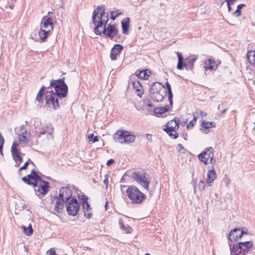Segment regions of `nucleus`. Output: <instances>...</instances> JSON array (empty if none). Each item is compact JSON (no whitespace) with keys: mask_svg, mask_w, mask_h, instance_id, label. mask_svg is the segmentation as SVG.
<instances>
[{"mask_svg":"<svg viewBox=\"0 0 255 255\" xmlns=\"http://www.w3.org/2000/svg\"><path fill=\"white\" fill-rule=\"evenodd\" d=\"M50 86L54 88L55 94H57L60 99L66 97L68 93V86L64 80L58 79L50 82Z\"/></svg>","mask_w":255,"mask_h":255,"instance_id":"obj_4","label":"nucleus"},{"mask_svg":"<svg viewBox=\"0 0 255 255\" xmlns=\"http://www.w3.org/2000/svg\"><path fill=\"white\" fill-rule=\"evenodd\" d=\"M104 183L106 185V187H107V186L108 185V183H109L108 182V179L107 177L104 180Z\"/></svg>","mask_w":255,"mask_h":255,"instance_id":"obj_59","label":"nucleus"},{"mask_svg":"<svg viewBox=\"0 0 255 255\" xmlns=\"http://www.w3.org/2000/svg\"><path fill=\"white\" fill-rule=\"evenodd\" d=\"M231 254L234 253L235 255L242 254L246 255L253 247V241L241 242L232 246L231 243L228 242Z\"/></svg>","mask_w":255,"mask_h":255,"instance_id":"obj_2","label":"nucleus"},{"mask_svg":"<svg viewBox=\"0 0 255 255\" xmlns=\"http://www.w3.org/2000/svg\"><path fill=\"white\" fill-rule=\"evenodd\" d=\"M198 189L199 190H200V191L203 190L205 187V182L202 180H200L198 184Z\"/></svg>","mask_w":255,"mask_h":255,"instance_id":"obj_43","label":"nucleus"},{"mask_svg":"<svg viewBox=\"0 0 255 255\" xmlns=\"http://www.w3.org/2000/svg\"><path fill=\"white\" fill-rule=\"evenodd\" d=\"M146 175L147 174L143 172L135 171L132 174V177L141 186L148 190L150 181Z\"/></svg>","mask_w":255,"mask_h":255,"instance_id":"obj_6","label":"nucleus"},{"mask_svg":"<svg viewBox=\"0 0 255 255\" xmlns=\"http://www.w3.org/2000/svg\"><path fill=\"white\" fill-rule=\"evenodd\" d=\"M177 56L178 57V64L177 65V68L179 70H182L184 67H186V64H185L183 60V57L181 54L179 52H176Z\"/></svg>","mask_w":255,"mask_h":255,"instance_id":"obj_26","label":"nucleus"},{"mask_svg":"<svg viewBox=\"0 0 255 255\" xmlns=\"http://www.w3.org/2000/svg\"><path fill=\"white\" fill-rule=\"evenodd\" d=\"M37 189H35V191H38L42 195H45L49 190L50 184L47 181H43L42 183L37 184Z\"/></svg>","mask_w":255,"mask_h":255,"instance_id":"obj_15","label":"nucleus"},{"mask_svg":"<svg viewBox=\"0 0 255 255\" xmlns=\"http://www.w3.org/2000/svg\"><path fill=\"white\" fill-rule=\"evenodd\" d=\"M149 73H150V71L147 69L142 70L139 72V74L137 75V76L142 79H146L148 77Z\"/></svg>","mask_w":255,"mask_h":255,"instance_id":"obj_35","label":"nucleus"},{"mask_svg":"<svg viewBox=\"0 0 255 255\" xmlns=\"http://www.w3.org/2000/svg\"><path fill=\"white\" fill-rule=\"evenodd\" d=\"M199 160L207 165L210 163L212 165L215 164L216 159L214 158V150L212 147L205 148L198 155Z\"/></svg>","mask_w":255,"mask_h":255,"instance_id":"obj_5","label":"nucleus"},{"mask_svg":"<svg viewBox=\"0 0 255 255\" xmlns=\"http://www.w3.org/2000/svg\"><path fill=\"white\" fill-rule=\"evenodd\" d=\"M124 47L120 44H117L112 48L110 53V58L112 60H116L117 56L123 50Z\"/></svg>","mask_w":255,"mask_h":255,"instance_id":"obj_18","label":"nucleus"},{"mask_svg":"<svg viewBox=\"0 0 255 255\" xmlns=\"http://www.w3.org/2000/svg\"><path fill=\"white\" fill-rule=\"evenodd\" d=\"M30 163L34 164L33 161H32L30 159H29L26 162H25L24 165L20 168L19 170H22L26 169Z\"/></svg>","mask_w":255,"mask_h":255,"instance_id":"obj_44","label":"nucleus"},{"mask_svg":"<svg viewBox=\"0 0 255 255\" xmlns=\"http://www.w3.org/2000/svg\"><path fill=\"white\" fill-rule=\"evenodd\" d=\"M207 183L208 186H211L214 180L217 178V174L212 165L211 169H210L207 173Z\"/></svg>","mask_w":255,"mask_h":255,"instance_id":"obj_19","label":"nucleus"},{"mask_svg":"<svg viewBox=\"0 0 255 255\" xmlns=\"http://www.w3.org/2000/svg\"><path fill=\"white\" fill-rule=\"evenodd\" d=\"M51 33V31H50V29L46 30L41 28L40 30L38 32V35L42 41L44 42Z\"/></svg>","mask_w":255,"mask_h":255,"instance_id":"obj_23","label":"nucleus"},{"mask_svg":"<svg viewBox=\"0 0 255 255\" xmlns=\"http://www.w3.org/2000/svg\"><path fill=\"white\" fill-rule=\"evenodd\" d=\"M15 132L18 136V139L20 142L23 143H28V138L29 136V132L27 130L26 127L24 125L16 127L14 129Z\"/></svg>","mask_w":255,"mask_h":255,"instance_id":"obj_9","label":"nucleus"},{"mask_svg":"<svg viewBox=\"0 0 255 255\" xmlns=\"http://www.w3.org/2000/svg\"><path fill=\"white\" fill-rule=\"evenodd\" d=\"M79 198L82 200L83 208L85 216L87 218H91L92 215V208L88 202V198L86 197L83 194H82L81 197L79 196Z\"/></svg>","mask_w":255,"mask_h":255,"instance_id":"obj_12","label":"nucleus"},{"mask_svg":"<svg viewBox=\"0 0 255 255\" xmlns=\"http://www.w3.org/2000/svg\"><path fill=\"white\" fill-rule=\"evenodd\" d=\"M17 146H18V143H17L15 142H13L12 143V145L11 146V151L18 150L17 149Z\"/></svg>","mask_w":255,"mask_h":255,"instance_id":"obj_49","label":"nucleus"},{"mask_svg":"<svg viewBox=\"0 0 255 255\" xmlns=\"http://www.w3.org/2000/svg\"><path fill=\"white\" fill-rule=\"evenodd\" d=\"M55 198L58 201H63L65 202V199L63 191H61V188L59 190V194L58 197H56Z\"/></svg>","mask_w":255,"mask_h":255,"instance_id":"obj_40","label":"nucleus"},{"mask_svg":"<svg viewBox=\"0 0 255 255\" xmlns=\"http://www.w3.org/2000/svg\"><path fill=\"white\" fill-rule=\"evenodd\" d=\"M193 186H194V192H195V191H196V181H194V182H193Z\"/></svg>","mask_w":255,"mask_h":255,"instance_id":"obj_62","label":"nucleus"},{"mask_svg":"<svg viewBox=\"0 0 255 255\" xmlns=\"http://www.w3.org/2000/svg\"><path fill=\"white\" fill-rule=\"evenodd\" d=\"M22 180L28 185H31L35 187H36L37 184L39 183L44 181L37 174L35 175L28 174L27 176L22 177Z\"/></svg>","mask_w":255,"mask_h":255,"instance_id":"obj_11","label":"nucleus"},{"mask_svg":"<svg viewBox=\"0 0 255 255\" xmlns=\"http://www.w3.org/2000/svg\"><path fill=\"white\" fill-rule=\"evenodd\" d=\"M105 6L101 5L97 6L93 13L92 20L95 25L94 31L97 35L105 34L111 39H113L118 34V30L115 25L109 24V14L105 12Z\"/></svg>","mask_w":255,"mask_h":255,"instance_id":"obj_1","label":"nucleus"},{"mask_svg":"<svg viewBox=\"0 0 255 255\" xmlns=\"http://www.w3.org/2000/svg\"><path fill=\"white\" fill-rule=\"evenodd\" d=\"M245 5V4L243 3L239 4L237 6V10L233 12V14L235 15L236 16L240 15L241 14V9Z\"/></svg>","mask_w":255,"mask_h":255,"instance_id":"obj_39","label":"nucleus"},{"mask_svg":"<svg viewBox=\"0 0 255 255\" xmlns=\"http://www.w3.org/2000/svg\"><path fill=\"white\" fill-rule=\"evenodd\" d=\"M168 134L170 137H172L173 139H176L178 137V133L177 132H175L174 134H173L171 132Z\"/></svg>","mask_w":255,"mask_h":255,"instance_id":"obj_50","label":"nucleus"},{"mask_svg":"<svg viewBox=\"0 0 255 255\" xmlns=\"http://www.w3.org/2000/svg\"><path fill=\"white\" fill-rule=\"evenodd\" d=\"M49 252L50 253L49 255H55V251L54 249H51L49 250Z\"/></svg>","mask_w":255,"mask_h":255,"instance_id":"obj_56","label":"nucleus"},{"mask_svg":"<svg viewBox=\"0 0 255 255\" xmlns=\"http://www.w3.org/2000/svg\"><path fill=\"white\" fill-rule=\"evenodd\" d=\"M61 191H63V192L65 199V203H67V202L69 201V200L71 198L72 195V191L67 187H62Z\"/></svg>","mask_w":255,"mask_h":255,"instance_id":"obj_28","label":"nucleus"},{"mask_svg":"<svg viewBox=\"0 0 255 255\" xmlns=\"http://www.w3.org/2000/svg\"><path fill=\"white\" fill-rule=\"evenodd\" d=\"M237 0H228L229 1L231 2L232 3H233Z\"/></svg>","mask_w":255,"mask_h":255,"instance_id":"obj_64","label":"nucleus"},{"mask_svg":"<svg viewBox=\"0 0 255 255\" xmlns=\"http://www.w3.org/2000/svg\"><path fill=\"white\" fill-rule=\"evenodd\" d=\"M146 139H147L148 141H151V134H146Z\"/></svg>","mask_w":255,"mask_h":255,"instance_id":"obj_58","label":"nucleus"},{"mask_svg":"<svg viewBox=\"0 0 255 255\" xmlns=\"http://www.w3.org/2000/svg\"><path fill=\"white\" fill-rule=\"evenodd\" d=\"M241 232H243V235L245 234L247 235L248 234V230L245 228L241 229Z\"/></svg>","mask_w":255,"mask_h":255,"instance_id":"obj_55","label":"nucleus"},{"mask_svg":"<svg viewBox=\"0 0 255 255\" xmlns=\"http://www.w3.org/2000/svg\"><path fill=\"white\" fill-rule=\"evenodd\" d=\"M23 232L25 234V235L27 236H30L32 235L33 233V229L31 227V225L30 224L29 227L27 228L25 226H22Z\"/></svg>","mask_w":255,"mask_h":255,"instance_id":"obj_37","label":"nucleus"},{"mask_svg":"<svg viewBox=\"0 0 255 255\" xmlns=\"http://www.w3.org/2000/svg\"><path fill=\"white\" fill-rule=\"evenodd\" d=\"M166 95V91H163V93L160 92L150 94V97L153 101L159 102L163 101Z\"/></svg>","mask_w":255,"mask_h":255,"instance_id":"obj_22","label":"nucleus"},{"mask_svg":"<svg viewBox=\"0 0 255 255\" xmlns=\"http://www.w3.org/2000/svg\"><path fill=\"white\" fill-rule=\"evenodd\" d=\"M53 19L46 16H45L43 17L42 20L41 22V26L42 29H50V31L53 30Z\"/></svg>","mask_w":255,"mask_h":255,"instance_id":"obj_16","label":"nucleus"},{"mask_svg":"<svg viewBox=\"0 0 255 255\" xmlns=\"http://www.w3.org/2000/svg\"><path fill=\"white\" fill-rule=\"evenodd\" d=\"M64 202H65L56 200L54 207V210L57 213H61L64 207Z\"/></svg>","mask_w":255,"mask_h":255,"instance_id":"obj_33","label":"nucleus"},{"mask_svg":"<svg viewBox=\"0 0 255 255\" xmlns=\"http://www.w3.org/2000/svg\"><path fill=\"white\" fill-rule=\"evenodd\" d=\"M197 119V118L194 116L193 119L190 122L189 124L187 125V128H189L190 127H194L196 123Z\"/></svg>","mask_w":255,"mask_h":255,"instance_id":"obj_47","label":"nucleus"},{"mask_svg":"<svg viewBox=\"0 0 255 255\" xmlns=\"http://www.w3.org/2000/svg\"><path fill=\"white\" fill-rule=\"evenodd\" d=\"M217 67V64L214 59H209L205 62V68L206 70L216 69Z\"/></svg>","mask_w":255,"mask_h":255,"instance_id":"obj_29","label":"nucleus"},{"mask_svg":"<svg viewBox=\"0 0 255 255\" xmlns=\"http://www.w3.org/2000/svg\"><path fill=\"white\" fill-rule=\"evenodd\" d=\"M165 87L159 82H154L152 84L150 90V94L160 92Z\"/></svg>","mask_w":255,"mask_h":255,"instance_id":"obj_21","label":"nucleus"},{"mask_svg":"<svg viewBox=\"0 0 255 255\" xmlns=\"http://www.w3.org/2000/svg\"><path fill=\"white\" fill-rule=\"evenodd\" d=\"M119 225L120 226V228L122 230H123L125 233H129V227L128 226L126 227L123 222L122 221L121 219L119 220Z\"/></svg>","mask_w":255,"mask_h":255,"instance_id":"obj_38","label":"nucleus"},{"mask_svg":"<svg viewBox=\"0 0 255 255\" xmlns=\"http://www.w3.org/2000/svg\"><path fill=\"white\" fill-rule=\"evenodd\" d=\"M197 57H194L191 58H189L186 63V68L190 70H192L194 67V64Z\"/></svg>","mask_w":255,"mask_h":255,"instance_id":"obj_34","label":"nucleus"},{"mask_svg":"<svg viewBox=\"0 0 255 255\" xmlns=\"http://www.w3.org/2000/svg\"><path fill=\"white\" fill-rule=\"evenodd\" d=\"M177 150L179 151V152H181L182 153H184V151H182V150H184V147L183 146H182V144H178L177 146Z\"/></svg>","mask_w":255,"mask_h":255,"instance_id":"obj_48","label":"nucleus"},{"mask_svg":"<svg viewBox=\"0 0 255 255\" xmlns=\"http://www.w3.org/2000/svg\"><path fill=\"white\" fill-rule=\"evenodd\" d=\"M66 207L68 214L73 216L77 215L80 209L78 201L75 198H72L69 201L67 202Z\"/></svg>","mask_w":255,"mask_h":255,"instance_id":"obj_8","label":"nucleus"},{"mask_svg":"<svg viewBox=\"0 0 255 255\" xmlns=\"http://www.w3.org/2000/svg\"><path fill=\"white\" fill-rule=\"evenodd\" d=\"M126 193L133 203L141 204L146 199V195L135 186H129Z\"/></svg>","mask_w":255,"mask_h":255,"instance_id":"obj_3","label":"nucleus"},{"mask_svg":"<svg viewBox=\"0 0 255 255\" xmlns=\"http://www.w3.org/2000/svg\"><path fill=\"white\" fill-rule=\"evenodd\" d=\"M216 124L214 122H210L206 121H203L201 124V126L204 129V132L207 133L209 132V128L212 127H215Z\"/></svg>","mask_w":255,"mask_h":255,"instance_id":"obj_25","label":"nucleus"},{"mask_svg":"<svg viewBox=\"0 0 255 255\" xmlns=\"http://www.w3.org/2000/svg\"><path fill=\"white\" fill-rule=\"evenodd\" d=\"M247 57L251 65L255 67V51L251 50L248 51Z\"/></svg>","mask_w":255,"mask_h":255,"instance_id":"obj_31","label":"nucleus"},{"mask_svg":"<svg viewBox=\"0 0 255 255\" xmlns=\"http://www.w3.org/2000/svg\"><path fill=\"white\" fill-rule=\"evenodd\" d=\"M131 83L137 95L141 98L144 93V89L141 83L137 79L132 80Z\"/></svg>","mask_w":255,"mask_h":255,"instance_id":"obj_17","label":"nucleus"},{"mask_svg":"<svg viewBox=\"0 0 255 255\" xmlns=\"http://www.w3.org/2000/svg\"><path fill=\"white\" fill-rule=\"evenodd\" d=\"M172 97H173V94L168 95V99L170 106H172V105H173Z\"/></svg>","mask_w":255,"mask_h":255,"instance_id":"obj_51","label":"nucleus"},{"mask_svg":"<svg viewBox=\"0 0 255 255\" xmlns=\"http://www.w3.org/2000/svg\"><path fill=\"white\" fill-rule=\"evenodd\" d=\"M12 157L14 160L20 155V152L18 150L11 151Z\"/></svg>","mask_w":255,"mask_h":255,"instance_id":"obj_45","label":"nucleus"},{"mask_svg":"<svg viewBox=\"0 0 255 255\" xmlns=\"http://www.w3.org/2000/svg\"><path fill=\"white\" fill-rule=\"evenodd\" d=\"M88 138L89 139V141H92L93 143L98 141L99 140L98 137L97 136H94V134L93 133L90 134L88 135Z\"/></svg>","mask_w":255,"mask_h":255,"instance_id":"obj_42","label":"nucleus"},{"mask_svg":"<svg viewBox=\"0 0 255 255\" xmlns=\"http://www.w3.org/2000/svg\"><path fill=\"white\" fill-rule=\"evenodd\" d=\"M53 131V128L51 125H47L45 129H43L42 131L39 132L38 136L47 133L48 134L51 135Z\"/></svg>","mask_w":255,"mask_h":255,"instance_id":"obj_32","label":"nucleus"},{"mask_svg":"<svg viewBox=\"0 0 255 255\" xmlns=\"http://www.w3.org/2000/svg\"><path fill=\"white\" fill-rule=\"evenodd\" d=\"M179 120L175 118L169 121L166 124V128H164V130L167 133H169L171 132L174 131L176 129L179 128Z\"/></svg>","mask_w":255,"mask_h":255,"instance_id":"obj_14","label":"nucleus"},{"mask_svg":"<svg viewBox=\"0 0 255 255\" xmlns=\"http://www.w3.org/2000/svg\"><path fill=\"white\" fill-rule=\"evenodd\" d=\"M4 142V139L3 136H2V134L0 133V153L2 155H3L2 148H3Z\"/></svg>","mask_w":255,"mask_h":255,"instance_id":"obj_41","label":"nucleus"},{"mask_svg":"<svg viewBox=\"0 0 255 255\" xmlns=\"http://www.w3.org/2000/svg\"><path fill=\"white\" fill-rule=\"evenodd\" d=\"M199 113L200 115L202 116H206V114L205 113H204V112L201 111V110H199Z\"/></svg>","mask_w":255,"mask_h":255,"instance_id":"obj_60","label":"nucleus"},{"mask_svg":"<svg viewBox=\"0 0 255 255\" xmlns=\"http://www.w3.org/2000/svg\"><path fill=\"white\" fill-rule=\"evenodd\" d=\"M31 175H35L37 174L36 172L34 170V169L32 170L31 171Z\"/></svg>","mask_w":255,"mask_h":255,"instance_id":"obj_61","label":"nucleus"},{"mask_svg":"<svg viewBox=\"0 0 255 255\" xmlns=\"http://www.w3.org/2000/svg\"><path fill=\"white\" fill-rule=\"evenodd\" d=\"M227 5H228V10L229 11H231L232 10V7L231 6V5L232 4L231 2H230L228 0H227Z\"/></svg>","mask_w":255,"mask_h":255,"instance_id":"obj_54","label":"nucleus"},{"mask_svg":"<svg viewBox=\"0 0 255 255\" xmlns=\"http://www.w3.org/2000/svg\"><path fill=\"white\" fill-rule=\"evenodd\" d=\"M129 20L130 19L129 17H126L122 21V27L124 34H127L128 33V29L129 26Z\"/></svg>","mask_w":255,"mask_h":255,"instance_id":"obj_27","label":"nucleus"},{"mask_svg":"<svg viewBox=\"0 0 255 255\" xmlns=\"http://www.w3.org/2000/svg\"><path fill=\"white\" fill-rule=\"evenodd\" d=\"M135 139V136L132 134L131 132L126 131L125 132L124 143H130L133 142Z\"/></svg>","mask_w":255,"mask_h":255,"instance_id":"obj_24","label":"nucleus"},{"mask_svg":"<svg viewBox=\"0 0 255 255\" xmlns=\"http://www.w3.org/2000/svg\"><path fill=\"white\" fill-rule=\"evenodd\" d=\"M147 106L148 107H152V105L151 103V102H150V103H148L147 104Z\"/></svg>","mask_w":255,"mask_h":255,"instance_id":"obj_63","label":"nucleus"},{"mask_svg":"<svg viewBox=\"0 0 255 255\" xmlns=\"http://www.w3.org/2000/svg\"><path fill=\"white\" fill-rule=\"evenodd\" d=\"M169 110V107L168 105H166L162 107H157L153 110L154 114L156 115H162L164 113L167 112Z\"/></svg>","mask_w":255,"mask_h":255,"instance_id":"obj_30","label":"nucleus"},{"mask_svg":"<svg viewBox=\"0 0 255 255\" xmlns=\"http://www.w3.org/2000/svg\"><path fill=\"white\" fill-rule=\"evenodd\" d=\"M120 14V13H117L115 15H114V12H112L111 13V18L113 20L116 19Z\"/></svg>","mask_w":255,"mask_h":255,"instance_id":"obj_52","label":"nucleus"},{"mask_svg":"<svg viewBox=\"0 0 255 255\" xmlns=\"http://www.w3.org/2000/svg\"><path fill=\"white\" fill-rule=\"evenodd\" d=\"M167 89V94L168 95L172 94L171 87L170 84L168 83V82H166L165 83Z\"/></svg>","mask_w":255,"mask_h":255,"instance_id":"obj_46","label":"nucleus"},{"mask_svg":"<svg viewBox=\"0 0 255 255\" xmlns=\"http://www.w3.org/2000/svg\"><path fill=\"white\" fill-rule=\"evenodd\" d=\"M16 161H18L19 162H21L22 161V158L19 155L15 160Z\"/></svg>","mask_w":255,"mask_h":255,"instance_id":"obj_57","label":"nucleus"},{"mask_svg":"<svg viewBox=\"0 0 255 255\" xmlns=\"http://www.w3.org/2000/svg\"><path fill=\"white\" fill-rule=\"evenodd\" d=\"M243 236V232H241V228H236L231 230L228 236V240L231 242H237Z\"/></svg>","mask_w":255,"mask_h":255,"instance_id":"obj_13","label":"nucleus"},{"mask_svg":"<svg viewBox=\"0 0 255 255\" xmlns=\"http://www.w3.org/2000/svg\"><path fill=\"white\" fill-rule=\"evenodd\" d=\"M126 130H118L114 134V139L116 142L123 144L125 140V132Z\"/></svg>","mask_w":255,"mask_h":255,"instance_id":"obj_20","label":"nucleus"},{"mask_svg":"<svg viewBox=\"0 0 255 255\" xmlns=\"http://www.w3.org/2000/svg\"><path fill=\"white\" fill-rule=\"evenodd\" d=\"M46 88V87H45L44 86H42V87L41 88V89H40V90L39 91L38 93L37 94V96H36V97L35 99V100L37 101H38L39 102H41L43 101L42 97H43V95L44 94V90Z\"/></svg>","mask_w":255,"mask_h":255,"instance_id":"obj_36","label":"nucleus"},{"mask_svg":"<svg viewBox=\"0 0 255 255\" xmlns=\"http://www.w3.org/2000/svg\"><path fill=\"white\" fill-rule=\"evenodd\" d=\"M57 94H55L53 91L47 92L46 95V104L50 107L55 110L59 107L60 100Z\"/></svg>","mask_w":255,"mask_h":255,"instance_id":"obj_7","label":"nucleus"},{"mask_svg":"<svg viewBox=\"0 0 255 255\" xmlns=\"http://www.w3.org/2000/svg\"><path fill=\"white\" fill-rule=\"evenodd\" d=\"M22 180L28 185H31L35 187H36L37 184L39 183L44 181L37 174L35 175L28 174L27 176L22 177Z\"/></svg>","mask_w":255,"mask_h":255,"instance_id":"obj_10","label":"nucleus"},{"mask_svg":"<svg viewBox=\"0 0 255 255\" xmlns=\"http://www.w3.org/2000/svg\"><path fill=\"white\" fill-rule=\"evenodd\" d=\"M114 162V160L113 159L111 158L107 161V165L109 166L112 165Z\"/></svg>","mask_w":255,"mask_h":255,"instance_id":"obj_53","label":"nucleus"}]
</instances>
